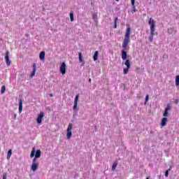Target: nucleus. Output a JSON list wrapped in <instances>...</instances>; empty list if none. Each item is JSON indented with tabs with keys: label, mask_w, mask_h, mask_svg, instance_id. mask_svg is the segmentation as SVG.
<instances>
[{
	"label": "nucleus",
	"mask_w": 179,
	"mask_h": 179,
	"mask_svg": "<svg viewBox=\"0 0 179 179\" xmlns=\"http://www.w3.org/2000/svg\"><path fill=\"white\" fill-rule=\"evenodd\" d=\"M124 65H126L127 68L124 69L123 73L124 75H127V73H128V72L131 68V62H129V60L127 59L124 62Z\"/></svg>",
	"instance_id": "obj_5"
},
{
	"label": "nucleus",
	"mask_w": 179,
	"mask_h": 179,
	"mask_svg": "<svg viewBox=\"0 0 179 179\" xmlns=\"http://www.w3.org/2000/svg\"><path fill=\"white\" fill-rule=\"evenodd\" d=\"M128 55L127 54V51H125V49L122 50V59H123V61H125Z\"/></svg>",
	"instance_id": "obj_10"
},
{
	"label": "nucleus",
	"mask_w": 179,
	"mask_h": 179,
	"mask_svg": "<svg viewBox=\"0 0 179 179\" xmlns=\"http://www.w3.org/2000/svg\"><path fill=\"white\" fill-rule=\"evenodd\" d=\"M118 20V18H115L114 20L115 22V29H117V21Z\"/></svg>",
	"instance_id": "obj_26"
},
{
	"label": "nucleus",
	"mask_w": 179,
	"mask_h": 179,
	"mask_svg": "<svg viewBox=\"0 0 179 179\" xmlns=\"http://www.w3.org/2000/svg\"><path fill=\"white\" fill-rule=\"evenodd\" d=\"M23 110V102L22 101V99H20L19 102V113H22Z\"/></svg>",
	"instance_id": "obj_14"
},
{
	"label": "nucleus",
	"mask_w": 179,
	"mask_h": 179,
	"mask_svg": "<svg viewBox=\"0 0 179 179\" xmlns=\"http://www.w3.org/2000/svg\"><path fill=\"white\" fill-rule=\"evenodd\" d=\"M176 85L179 86V76L176 77Z\"/></svg>",
	"instance_id": "obj_22"
},
{
	"label": "nucleus",
	"mask_w": 179,
	"mask_h": 179,
	"mask_svg": "<svg viewBox=\"0 0 179 179\" xmlns=\"http://www.w3.org/2000/svg\"><path fill=\"white\" fill-rule=\"evenodd\" d=\"M3 179H6V173H4V174L3 175Z\"/></svg>",
	"instance_id": "obj_29"
},
{
	"label": "nucleus",
	"mask_w": 179,
	"mask_h": 179,
	"mask_svg": "<svg viewBox=\"0 0 179 179\" xmlns=\"http://www.w3.org/2000/svg\"><path fill=\"white\" fill-rule=\"evenodd\" d=\"M117 2H118L120 0H115Z\"/></svg>",
	"instance_id": "obj_33"
},
{
	"label": "nucleus",
	"mask_w": 179,
	"mask_h": 179,
	"mask_svg": "<svg viewBox=\"0 0 179 179\" xmlns=\"http://www.w3.org/2000/svg\"><path fill=\"white\" fill-rule=\"evenodd\" d=\"M70 20H71V22H73V20H74L73 13H70Z\"/></svg>",
	"instance_id": "obj_23"
},
{
	"label": "nucleus",
	"mask_w": 179,
	"mask_h": 179,
	"mask_svg": "<svg viewBox=\"0 0 179 179\" xmlns=\"http://www.w3.org/2000/svg\"><path fill=\"white\" fill-rule=\"evenodd\" d=\"M43 118H44V112H41L36 118L37 124H41L43 122Z\"/></svg>",
	"instance_id": "obj_7"
},
{
	"label": "nucleus",
	"mask_w": 179,
	"mask_h": 179,
	"mask_svg": "<svg viewBox=\"0 0 179 179\" xmlns=\"http://www.w3.org/2000/svg\"><path fill=\"white\" fill-rule=\"evenodd\" d=\"M6 64L8 66H10V59H9V51L6 52L5 55Z\"/></svg>",
	"instance_id": "obj_9"
},
{
	"label": "nucleus",
	"mask_w": 179,
	"mask_h": 179,
	"mask_svg": "<svg viewBox=\"0 0 179 179\" xmlns=\"http://www.w3.org/2000/svg\"><path fill=\"white\" fill-rule=\"evenodd\" d=\"M170 170H171V169H169L168 171L165 172V177H169V171H170Z\"/></svg>",
	"instance_id": "obj_27"
},
{
	"label": "nucleus",
	"mask_w": 179,
	"mask_h": 179,
	"mask_svg": "<svg viewBox=\"0 0 179 179\" xmlns=\"http://www.w3.org/2000/svg\"><path fill=\"white\" fill-rule=\"evenodd\" d=\"M79 100V95L77 94L74 99V106H73V110L74 111H78V101Z\"/></svg>",
	"instance_id": "obj_8"
},
{
	"label": "nucleus",
	"mask_w": 179,
	"mask_h": 179,
	"mask_svg": "<svg viewBox=\"0 0 179 179\" xmlns=\"http://www.w3.org/2000/svg\"><path fill=\"white\" fill-rule=\"evenodd\" d=\"M167 125V117H163L161 121V126L166 127Z\"/></svg>",
	"instance_id": "obj_12"
},
{
	"label": "nucleus",
	"mask_w": 179,
	"mask_h": 179,
	"mask_svg": "<svg viewBox=\"0 0 179 179\" xmlns=\"http://www.w3.org/2000/svg\"><path fill=\"white\" fill-rule=\"evenodd\" d=\"M148 24L150 25V31H152V33L155 32V29H156V21L152 18H150Z\"/></svg>",
	"instance_id": "obj_4"
},
{
	"label": "nucleus",
	"mask_w": 179,
	"mask_h": 179,
	"mask_svg": "<svg viewBox=\"0 0 179 179\" xmlns=\"http://www.w3.org/2000/svg\"><path fill=\"white\" fill-rule=\"evenodd\" d=\"M45 58V52L43 51L39 55V59L41 61H44V59Z\"/></svg>",
	"instance_id": "obj_13"
},
{
	"label": "nucleus",
	"mask_w": 179,
	"mask_h": 179,
	"mask_svg": "<svg viewBox=\"0 0 179 179\" xmlns=\"http://www.w3.org/2000/svg\"><path fill=\"white\" fill-rule=\"evenodd\" d=\"M169 107L166 108L164 113L163 114L164 117H168L169 116Z\"/></svg>",
	"instance_id": "obj_16"
},
{
	"label": "nucleus",
	"mask_w": 179,
	"mask_h": 179,
	"mask_svg": "<svg viewBox=\"0 0 179 179\" xmlns=\"http://www.w3.org/2000/svg\"><path fill=\"white\" fill-rule=\"evenodd\" d=\"M78 57L80 62H83V56L82 55V52L78 53Z\"/></svg>",
	"instance_id": "obj_19"
},
{
	"label": "nucleus",
	"mask_w": 179,
	"mask_h": 179,
	"mask_svg": "<svg viewBox=\"0 0 179 179\" xmlns=\"http://www.w3.org/2000/svg\"><path fill=\"white\" fill-rule=\"evenodd\" d=\"M37 69V67L36 66V63H34L33 64V71L32 73L30 75L31 78H33V76H34V75H36V70Z\"/></svg>",
	"instance_id": "obj_11"
},
{
	"label": "nucleus",
	"mask_w": 179,
	"mask_h": 179,
	"mask_svg": "<svg viewBox=\"0 0 179 179\" xmlns=\"http://www.w3.org/2000/svg\"><path fill=\"white\" fill-rule=\"evenodd\" d=\"M92 18L94 19V20H97V13H94L92 15Z\"/></svg>",
	"instance_id": "obj_24"
},
{
	"label": "nucleus",
	"mask_w": 179,
	"mask_h": 179,
	"mask_svg": "<svg viewBox=\"0 0 179 179\" xmlns=\"http://www.w3.org/2000/svg\"><path fill=\"white\" fill-rule=\"evenodd\" d=\"M153 36H155V32L152 33V31H150V36L148 38L149 41H153Z\"/></svg>",
	"instance_id": "obj_15"
},
{
	"label": "nucleus",
	"mask_w": 179,
	"mask_h": 179,
	"mask_svg": "<svg viewBox=\"0 0 179 179\" xmlns=\"http://www.w3.org/2000/svg\"><path fill=\"white\" fill-rule=\"evenodd\" d=\"M97 58H99V52L96 51L94 54V61H97Z\"/></svg>",
	"instance_id": "obj_18"
},
{
	"label": "nucleus",
	"mask_w": 179,
	"mask_h": 179,
	"mask_svg": "<svg viewBox=\"0 0 179 179\" xmlns=\"http://www.w3.org/2000/svg\"><path fill=\"white\" fill-rule=\"evenodd\" d=\"M10 156H12V150H9L8 151V154H7L8 160H9V159H10Z\"/></svg>",
	"instance_id": "obj_21"
},
{
	"label": "nucleus",
	"mask_w": 179,
	"mask_h": 179,
	"mask_svg": "<svg viewBox=\"0 0 179 179\" xmlns=\"http://www.w3.org/2000/svg\"><path fill=\"white\" fill-rule=\"evenodd\" d=\"M5 92H6V87H5V85H3L1 89V94H3V93H5Z\"/></svg>",
	"instance_id": "obj_20"
},
{
	"label": "nucleus",
	"mask_w": 179,
	"mask_h": 179,
	"mask_svg": "<svg viewBox=\"0 0 179 179\" xmlns=\"http://www.w3.org/2000/svg\"><path fill=\"white\" fill-rule=\"evenodd\" d=\"M117 166H118L117 162H113V166H112V170H113V171L117 169Z\"/></svg>",
	"instance_id": "obj_17"
},
{
	"label": "nucleus",
	"mask_w": 179,
	"mask_h": 179,
	"mask_svg": "<svg viewBox=\"0 0 179 179\" xmlns=\"http://www.w3.org/2000/svg\"><path fill=\"white\" fill-rule=\"evenodd\" d=\"M14 118H16V115H15Z\"/></svg>",
	"instance_id": "obj_32"
},
{
	"label": "nucleus",
	"mask_w": 179,
	"mask_h": 179,
	"mask_svg": "<svg viewBox=\"0 0 179 179\" xmlns=\"http://www.w3.org/2000/svg\"><path fill=\"white\" fill-rule=\"evenodd\" d=\"M89 82H90V83L92 82V79L90 78V79H89Z\"/></svg>",
	"instance_id": "obj_30"
},
{
	"label": "nucleus",
	"mask_w": 179,
	"mask_h": 179,
	"mask_svg": "<svg viewBox=\"0 0 179 179\" xmlns=\"http://www.w3.org/2000/svg\"><path fill=\"white\" fill-rule=\"evenodd\" d=\"M146 179H149V178H147Z\"/></svg>",
	"instance_id": "obj_34"
},
{
	"label": "nucleus",
	"mask_w": 179,
	"mask_h": 179,
	"mask_svg": "<svg viewBox=\"0 0 179 179\" xmlns=\"http://www.w3.org/2000/svg\"><path fill=\"white\" fill-rule=\"evenodd\" d=\"M50 97H52V94H50Z\"/></svg>",
	"instance_id": "obj_31"
},
{
	"label": "nucleus",
	"mask_w": 179,
	"mask_h": 179,
	"mask_svg": "<svg viewBox=\"0 0 179 179\" xmlns=\"http://www.w3.org/2000/svg\"><path fill=\"white\" fill-rule=\"evenodd\" d=\"M131 5L134 6V9H135V0H131Z\"/></svg>",
	"instance_id": "obj_25"
},
{
	"label": "nucleus",
	"mask_w": 179,
	"mask_h": 179,
	"mask_svg": "<svg viewBox=\"0 0 179 179\" xmlns=\"http://www.w3.org/2000/svg\"><path fill=\"white\" fill-rule=\"evenodd\" d=\"M34 156H35V157L32 161L31 169L32 171H36L40 164L37 159H40V157H41V150H38L36 151V148H33L30 155V157L33 158Z\"/></svg>",
	"instance_id": "obj_1"
},
{
	"label": "nucleus",
	"mask_w": 179,
	"mask_h": 179,
	"mask_svg": "<svg viewBox=\"0 0 179 179\" xmlns=\"http://www.w3.org/2000/svg\"><path fill=\"white\" fill-rule=\"evenodd\" d=\"M59 72L62 73V75H65V73H66V64H65V62L61 64Z\"/></svg>",
	"instance_id": "obj_6"
},
{
	"label": "nucleus",
	"mask_w": 179,
	"mask_h": 179,
	"mask_svg": "<svg viewBox=\"0 0 179 179\" xmlns=\"http://www.w3.org/2000/svg\"><path fill=\"white\" fill-rule=\"evenodd\" d=\"M149 101V95H146L145 96V103H148Z\"/></svg>",
	"instance_id": "obj_28"
},
{
	"label": "nucleus",
	"mask_w": 179,
	"mask_h": 179,
	"mask_svg": "<svg viewBox=\"0 0 179 179\" xmlns=\"http://www.w3.org/2000/svg\"><path fill=\"white\" fill-rule=\"evenodd\" d=\"M127 28L126 29V32L124 34V38L122 43V48L125 49L127 48V47H128V44H129V43H131V27H129V25H127Z\"/></svg>",
	"instance_id": "obj_2"
},
{
	"label": "nucleus",
	"mask_w": 179,
	"mask_h": 179,
	"mask_svg": "<svg viewBox=\"0 0 179 179\" xmlns=\"http://www.w3.org/2000/svg\"><path fill=\"white\" fill-rule=\"evenodd\" d=\"M73 128V124L72 123L69 124L68 127L66 131V136L67 139H71L72 138V129Z\"/></svg>",
	"instance_id": "obj_3"
}]
</instances>
